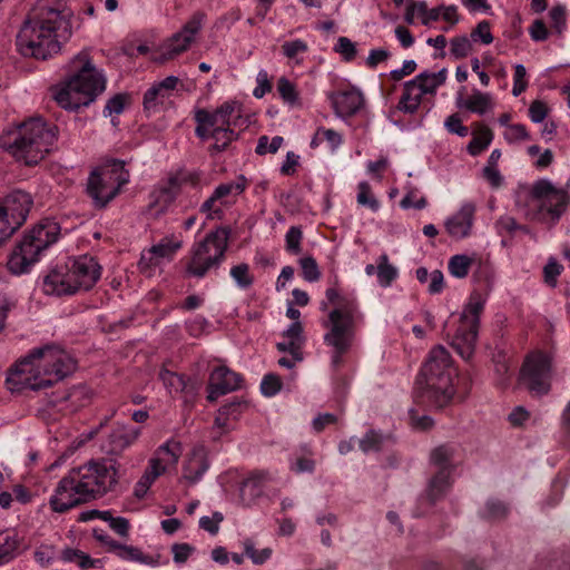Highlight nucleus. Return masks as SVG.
<instances>
[{
	"label": "nucleus",
	"instance_id": "nucleus-1",
	"mask_svg": "<svg viewBox=\"0 0 570 570\" xmlns=\"http://www.w3.org/2000/svg\"><path fill=\"white\" fill-rule=\"evenodd\" d=\"M71 36V23L48 0H39L17 35L18 51L24 57L47 60Z\"/></svg>",
	"mask_w": 570,
	"mask_h": 570
},
{
	"label": "nucleus",
	"instance_id": "nucleus-2",
	"mask_svg": "<svg viewBox=\"0 0 570 570\" xmlns=\"http://www.w3.org/2000/svg\"><path fill=\"white\" fill-rule=\"evenodd\" d=\"M76 368L75 360L56 345L35 348L10 368L6 383L11 391L40 390L63 380Z\"/></svg>",
	"mask_w": 570,
	"mask_h": 570
},
{
	"label": "nucleus",
	"instance_id": "nucleus-3",
	"mask_svg": "<svg viewBox=\"0 0 570 570\" xmlns=\"http://www.w3.org/2000/svg\"><path fill=\"white\" fill-rule=\"evenodd\" d=\"M325 296L327 301L321 303V309L326 311L330 304L334 308L323 322V327L326 328L324 343L332 347V365L338 367L355 340L358 306L354 297L341 295L333 287L326 289Z\"/></svg>",
	"mask_w": 570,
	"mask_h": 570
},
{
	"label": "nucleus",
	"instance_id": "nucleus-4",
	"mask_svg": "<svg viewBox=\"0 0 570 570\" xmlns=\"http://www.w3.org/2000/svg\"><path fill=\"white\" fill-rule=\"evenodd\" d=\"M106 89V78L88 52L81 51L69 63V76L53 89V99L66 110H78L96 100Z\"/></svg>",
	"mask_w": 570,
	"mask_h": 570
},
{
	"label": "nucleus",
	"instance_id": "nucleus-5",
	"mask_svg": "<svg viewBox=\"0 0 570 570\" xmlns=\"http://www.w3.org/2000/svg\"><path fill=\"white\" fill-rule=\"evenodd\" d=\"M452 372L450 353L441 345L432 348L415 383L422 401L438 409L450 404L455 393Z\"/></svg>",
	"mask_w": 570,
	"mask_h": 570
},
{
	"label": "nucleus",
	"instance_id": "nucleus-6",
	"mask_svg": "<svg viewBox=\"0 0 570 570\" xmlns=\"http://www.w3.org/2000/svg\"><path fill=\"white\" fill-rule=\"evenodd\" d=\"M57 140V127L35 117L22 122L14 131L2 137L1 146L27 166L37 165Z\"/></svg>",
	"mask_w": 570,
	"mask_h": 570
},
{
	"label": "nucleus",
	"instance_id": "nucleus-7",
	"mask_svg": "<svg viewBox=\"0 0 570 570\" xmlns=\"http://www.w3.org/2000/svg\"><path fill=\"white\" fill-rule=\"evenodd\" d=\"M60 226L46 218L29 230L10 253L7 267L11 274L21 275L39 259V255L58 240Z\"/></svg>",
	"mask_w": 570,
	"mask_h": 570
},
{
	"label": "nucleus",
	"instance_id": "nucleus-8",
	"mask_svg": "<svg viewBox=\"0 0 570 570\" xmlns=\"http://www.w3.org/2000/svg\"><path fill=\"white\" fill-rule=\"evenodd\" d=\"M69 475L78 485L79 492L90 501L110 491L118 482L119 472L116 461L101 459L90 460L70 470Z\"/></svg>",
	"mask_w": 570,
	"mask_h": 570
},
{
	"label": "nucleus",
	"instance_id": "nucleus-9",
	"mask_svg": "<svg viewBox=\"0 0 570 570\" xmlns=\"http://www.w3.org/2000/svg\"><path fill=\"white\" fill-rule=\"evenodd\" d=\"M229 235L228 227H218L208 233L195 245L186 272L196 278H203L209 269L218 268L225 259Z\"/></svg>",
	"mask_w": 570,
	"mask_h": 570
},
{
	"label": "nucleus",
	"instance_id": "nucleus-10",
	"mask_svg": "<svg viewBox=\"0 0 570 570\" xmlns=\"http://www.w3.org/2000/svg\"><path fill=\"white\" fill-rule=\"evenodd\" d=\"M570 196L556 188L548 179L535 181L529 194L527 216L532 220H557L566 212Z\"/></svg>",
	"mask_w": 570,
	"mask_h": 570
},
{
	"label": "nucleus",
	"instance_id": "nucleus-11",
	"mask_svg": "<svg viewBox=\"0 0 570 570\" xmlns=\"http://www.w3.org/2000/svg\"><path fill=\"white\" fill-rule=\"evenodd\" d=\"M129 180L125 163L114 159L110 164L92 170L87 181V194L96 208H105Z\"/></svg>",
	"mask_w": 570,
	"mask_h": 570
},
{
	"label": "nucleus",
	"instance_id": "nucleus-12",
	"mask_svg": "<svg viewBox=\"0 0 570 570\" xmlns=\"http://www.w3.org/2000/svg\"><path fill=\"white\" fill-rule=\"evenodd\" d=\"M485 297L479 292H473L460 316V323L452 338L451 346L464 360H470L474 354L480 316L484 309Z\"/></svg>",
	"mask_w": 570,
	"mask_h": 570
},
{
	"label": "nucleus",
	"instance_id": "nucleus-13",
	"mask_svg": "<svg viewBox=\"0 0 570 570\" xmlns=\"http://www.w3.org/2000/svg\"><path fill=\"white\" fill-rule=\"evenodd\" d=\"M239 111L236 101H226L213 112L206 109H198L195 112L196 122H208L210 126H215L212 130V138L215 139V144L210 148L212 151L222 153L236 139L237 136L232 126L236 125Z\"/></svg>",
	"mask_w": 570,
	"mask_h": 570
},
{
	"label": "nucleus",
	"instance_id": "nucleus-14",
	"mask_svg": "<svg viewBox=\"0 0 570 570\" xmlns=\"http://www.w3.org/2000/svg\"><path fill=\"white\" fill-rule=\"evenodd\" d=\"M550 358L543 353L529 355L520 371V384L532 395L541 396L550 391Z\"/></svg>",
	"mask_w": 570,
	"mask_h": 570
},
{
	"label": "nucleus",
	"instance_id": "nucleus-15",
	"mask_svg": "<svg viewBox=\"0 0 570 570\" xmlns=\"http://www.w3.org/2000/svg\"><path fill=\"white\" fill-rule=\"evenodd\" d=\"M438 87H440V85L436 83L431 72H421L413 80L404 83L399 108L409 114L415 112L421 104L422 96L435 94Z\"/></svg>",
	"mask_w": 570,
	"mask_h": 570
},
{
	"label": "nucleus",
	"instance_id": "nucleus-16",
	"mask_svg": "<svg viewBox=\"0 0 570 570\" xmlns=\"http://www.w3.org/2000/svg\"><path fill=\"white\" fill-rule=\"evenodd\" d=\"M86 502H88L87 498L79 492L78 485L69 473L58 482L55 493L49 500L50 508L58 513H65Z\"/></svg>",
	"mask_w": 570,
	"mask_h": 570
},
{
	"label": "nucleus",
	"instance_id": "nucleus-17",
	"mask_svg": "<svg viewBox=\"0 0 570 570\" xmlns=\"http://www.w3.org/2000/svg\"><path fill=\"white\" fill-rule=\"evenodd\" d=\"M242 381V375L228 367H216L209 376L207 400L215 402L218 397L238 390Z\"/></svg>",
	"mask_w": 570,
	"mask_h": 570
},
{
	"label": "nucleus",
	"instance_id": "nucleus-18",
	"mask_svg": "<svg viewBox=\"0 0 570 570\" xmlns=\"http://www.w3.org/2000/svg\"><path fill=\"white\" fill-rule=\"evenodd\" d=\"M78 291L75 278L71 277L69 265L57 266L43 278V292L47 295H73Z\"/></svg>",
	"mask_w": 570,
	"mask_h": 570
},
{
	"label": "nucleus",
	"instance_id": "nucleus-19",
	"mask_svg": "<svg viewBox=\"0 0 570 570\" xmlns=\"http://www.w3.org/2000/svg\"><path fill=\"white\" fill-rule=\"evenodd\" d=\"M71 277L78 286V289H90L101 275V267L92 256L83 255L73 259L69 266Z\"/></svg>",
	"mask_w": 570,
	"mask_h": 570
},
{
	"label": "nucleus",
	"instance_id": "nucleus-20",
	"mask_svg": "<svg viewBox=\"0 0 570 570\" xmlns=\"http://www.w3.org/2000/svg\"><path fill=\"white\" fill-rule=\"evenodd\" d=\"M32 205V196L21 189L12 190L0 203V206L12 217L16 226H21L27 220Z\"/></svg>",
	"mask_w": 570,
	"mask_h": 570
},
{
	"label": "nucleus",
	"instance_id": "nucleus-21",
	"mask_svg": "<svg viewBox=\"0 0 570 570\" xmlns=\"http://www.w3.org/2000/svg\"><path fill=\"white\" fill-rule=\"evenodd\" d=\"M328 98L335 114L340 117H351L355 115L364 102L362 94L355 89L332 92Z\"/></svg>",
	"mask_w": 570,
	"mask_h": 570
},
{
	"label": "nucleus",
	"instance_id": "nucleus-22",
	"mask_svg": "<svg viewBox=\"0 0 570 570\" xmlns=\"http://www.w3.org/2000/svg\"><path fill=\"white\" fill-rule=\"evenodd\" d=\"M474 212V205L464 204L456 214L445 222L449 235L455 239L468 237L473 225Z\"/></svg>",
	"mask_w": 570,
	"mask_h": 570
},
{
	"label": "nucleus",
	"instance_id": "nucleus-23",
	"mask_svg": "<svg viewBox=\"0 0 570 570\" xmlns=\"http://www.w3.org/2000/svg\"><path fill=\"white\" fill-rule=\"evenodd\" d=\"M271 476L267 472L257 471L252 473L247 479L242 482L239 489V497L242 502L249 507L264 493V488Z\"/></svg>",
	"mask_w": 570,
	"mask_h": 570
},
{
	"label": "nucleus",
	"instance_id": "nucleus-24",
	"mask_svg": "<svg viewBox=\"0 0 570 570\" xmlns=\"http://www.w3.org/2000/svg\"><path fill=\"white\" fill-rule=\"evenodd\" d=\"M140 435V429L127 425L116 426L108 435L106 451L110 454H119L130 446Z\"/></svg>",
	"mask_w": 570,
	"mask_h": 570
},
{
	"label": "nucleus",
	"instance_id": "nucleus-25",
	"mask_svg": "<svg viewBox=\"0 0 570 570\" xmlns=\"http://www.w3.org/2000/svg\"><path fill=\"white\" fill-rule=\"evenodd\" d=\"M455 454L456 448L453 444H441L431 451L430 463L436 469V472H444L450 476L455 469Z\"/></svg>",
	"mask_w": 570,
	"mask_h": 570
},
{
	"label": "nucleus",
	"instance_id": "nucleus-26",
	"mask_svg": "<svg viewBox=\"0 0 570 570\" xmlns=\"http://www.w3.org/2000/svg\"><path fill=\"white\" fill-rule=\"evenodd\" d=\"M191 41L190 36H186L184 32H177L166 41L154 60L160 63L171 60L177 55L186 51Z\"/></svg>",
	"mask_w": 570,
	"mask_h": 570
},
{
	"label": "nucleus",
	"instance_id": "nucleus-27",
	"mask_svg": "<svg viewBox=\"0 0 570 570\" xmlns=\"http://www.w3.org/2000/svg\"><path fill=\"white\" fill-rule=\"evenodd\" d=\"M458 108H465L466 110L483 115L493 108L492 96L488 92L473 90L472 95L463 99L462 95L456 98Z\"/></svg>",
	"mask_w": 570,
	"mask_h": 570
},
{
	"label": "nucleus",
	"instance_id": "nucleus-28",
	"mask_svg": "<svg viewBox=\"0 0 570 570\" xmlns=\"http://www.w3.org/2000/svg\"><path fill=\"white\" fill-rule=\"evenodd\" d=\"M209 468L206 453L203 449L194 450L184 465V479L196 483Z\"/></svg>",
	"mask_w": 570,
	"mask_h": 570
},
{
	"label": "nucleus",
	"instance_id": "nucleus-29",
	"mask_svg": "<svg viewBox=\"0 0 570 570\" xmlns=\"http://www.w3.org/2000/svg\"><path fill=\"white\" fill-rule=\"evenodd\" d=\"M449 487L450 476L445 475L444 472H435L434 475L430 479L422 499L426 500L428 503L432 507L443 498Z\"/></svg>",
	"mask_w": 570,
	"mask_h": 570
},
{
	"label": "nucleus",
	"instance_id": "nucleus-30",
	"mask_svg": "<svg viewBox=\"0 0 570 570\" xmlns=\"http://www.w3.org/2000/svg\"><path fill=\"white\" fill-rule=\"evenodd\" d=\"M492 139V130L485 125H479L478 130L473 132V137L470 140L466 149L470 155L476 156L488 148Z\"/></svg>",
	"mask_w": 570,
	"mask_h": 570
},
{
	"label": "nucleus",
	"instance_id": "nucleus-31",
	"mask_svg": "<svg viewBox=\"0 0 570 570\" xmlns=\"http://www.w3.org/2000/svg\"><path fill=\"white\" fill-rule=\"evenodd\" d=\"M18 548L19 539L17 534L8 531L0 532V564L12 560Z\"/></svg>",
	"mask_w": 570,
	"mask_h": 570
},
{
	"label": "nucleus",
	"instance_id": "nucleus-32",
	"mask_svg": "<svg viewBox=\"0 0 570 570\" xmlns=\"http://www.w3.org/2000/svg\"><path fill=\"white\" fill-rule=\"evenodd\" d=\"M181 247V240L174 238H164L160 243L150 247V253L156 255V258L160 263L161 259H171L175 253Z\"/></svg>",
	"mask_w": 570,
	"mask_h": 570
},
{
	"label": "nucleus",
	"instance_id": "nucleus-33",
	"mask_svg": "<svg viewBox=\"0 0 570 570\" xmlns=\"http://www.w3.org/2000/svg\"><path fill=\"white\" fill-rule=\"evenodd\" d=\"M397 276V269L389 263V257L383 254L377 261V281L383 287H387Z\"/></svg>",
	"mask_w": 570,
	"mask_h": 570
},
{
	"label": "nucleus",
	"instance_id": "nucleus-34",
	"mask_svg": "<svg viewBox=\"0 0 570 570\" xmlns=\"http://www.w3.org/2000/svg\"><path fill=\"white\" fill-rule=\"evenodd\" d=\"M246 188V178L239 176L235 181L218 185L214 193L215 197L220 199V204H224V198L229 195H240Z\"/></svg>",
	"mask_w": 570,
	"mask_h": 570
},
{
	"label": "nucleus",
	"instance_id": "nucleus-35",
	"mask_svg": "<svg viewBox=\"0 0 570 570\" xmlns=\"http://www.w3.org/2000/svg\"><path fill=\"white\" fill-rule=\"evenodd\" d=\"M159 379L170 391L184 392L187 387V379L184 375L170 372L167 368L160 370Z\"/></svg>",
	"mask_w": 570,
	"mask_h": 570
},
{
	"label": "nucleus",
	"instance_id": "nucleus-36",
	"mask_svg": "<svg viewBox=\"0 0 570 570\" xmlns=\"http://www.w3.org/2000/svg\"><path fill=\"white\" fill-rule=\"evenodd\" d=\"M473 259L466 255H454L449 261V272L456 278L468 276Z\"/></svg>",
	"mask_w": 570,
	"mask_h": 570
},
{
	"label": "nucleus",
	"instance_id": "nucleus-37",
	"mask_svg": "<svg viewBox=\"0 0 570 570\" xmlns=\"http://www.w3.org/2000/svg\"><path fill=\"white\" fill-rule=\"evenodd\" d=\"M230 276L242 289H248L254 283V276L246 263H240L230 268Z\"/></svg>",
	"mask_w": 570,
	"mask_h": 570
},
{
	"label": "nucleus",
	"instance_id": "nucleus-38",
	"mask_svg": "<svg viewBox=\"0 0 570 570\" xmlns=\"http://www.w3.org/2000/svg\"><path fill=\"white\" fill-rule=\"evenodd\" d=\"M277 91L284 102L294 106L298 102V91L293 82L286 77H281L277 81Z\"/></svg>",
	"mask_w": 570,
	"mask_h": 570
},
{
	"label": "nucleus",
	"instance_id": "nucleus-39",
	"mask_svg": "<svg viewBox=\"0 0 570 570\" xmlns=\"http://www.w3.org/2000/svg\"><path fill=\"white\" fill-rule=\"evenodd\" d=\"M503 138L509 144H515L530 140L531 136L524 125L512 124L511 126H508L503 132Z\"/></svg>",
	"mask_w": 570,
	"mask_h": 570
},
{
	"label": "nucleus",
	"instance_id": "nucleus-40",
	"mask_svg": "<svg viewBox=\"0 0 570 570\" xmlns=\"http://www.w3.org/2000/svg\"><path fill=\"white\" fill-rule=\"evenodd\" d=\"M307 50H308L307 43L301 39H296L293 41H285L282 45L283 55L288 59L295 60L297 63H299L302 61L301 59H298V56L307 52Z\"/></svg>",
	"mask_w": 570,
	"mask_h": 570
},
{
	"label": "nucleus",
	"instance_id": "nucleus-41",
	"mask_svg": "<svg viewBox=\"0 0 570 570\" xmlns=\"http://www.w3.org/2000/svg\"><path fill=\"white\" fill-rule=\"evenodd\" d=\"M129 98L127 94H117L111 97L104 108V116L110 117L112 115H120L129 101Z\"/></svg>",
	"mask_w": 570,
	"mask_h": 570
},
{
	"label": "nucleus",
	"instance_id": "nucleus-42",
	"mask_svg": "<svg viewBox=\"0 0 570 570\" xmlns=\"http://www.w3.org/2000/svg\"><path fill=\"white\" fill-rule=\"evenodd\" d=\"M357 203L362 206L370 207L373 212H376L380 207V203L372 195L371 186L367 181H361L358 184Z\"/></svg>",
	"mask_w": 570,
	"mask_h": 570
},
{
	"label": "nucleus",
	"instance_id": "nucleus-43",
	"mask_svg": "<svg viewBox=\"0 0 570 570\" xmlns=\"http://www.w3.org/2000/svg\"><path fill=\"white\" fill-rule=\"evenodd\" d=\"M384 442V436L376 431H368L360 441V448L363 452L380 451Z\"/></svg>",
	"mask_w": 570,
	"mask_h": 570
},
{
	"label": "nucleus",
	"instance_id": "nucleus-44",
	"mask_svg": "<svg viewBox=\"0 0 570 570\" xmlns=\"http://www.w3.org/2000/svg\"><path fill=\"white\" fill-rule=\"evenodd\" d=\"M299 265L302 268V275L307 282H316L321 278V272L318 269V265L316 261L308 256L299 259Z\"/></svg>",
	"mask_w": 570,
	"mask_h": 570
},
{
	"label": "nucleus",
	"instance_id": "nucleus-45",
	"mask_svg": "<svg viewBox=\"0 0 570 570\" xmlns=\"http://www.w3.org/2000/svg\"><path fill=\"white\" fill-rule=\"evenodd\" d=\"M450 51L456 59L466 57L472 51L471 40L465 36L453 38Z\"/></svg>",
	"mask_w": 570,
	"mask_h": 570
},
{
	"label": "nucleus",
	"instance_id": "nucleus-46",
	"mask_svg": "<svg viewBox=\"0 0 570 570\" xmlns=\"http://www.w3.org/2000/svg\"><path fill=\"white\" fill-rule=\"evenodd\" d=\"M20 226L14 225V220L0 206V245L8 239Z\"/></svg>",
	"mask_w": 570,
	"mask_h": 570
},
{
	"label": "nucleus",
	"instance_id": "nucleus-47",
	"mask_svg": "<svg viewBox=\"0 0 570 570\" xmlns=\"http://www.w3.org/2000/svg\"><path fill=\"white\" fill-rule=\"evenodd\" d=\"M282 389V381L278 375L269 373L263 377L261 391L265 396H274Z\"/></svg>",
	"mask_w": 570,
	"mask_h": 570
},
{
	"label": "nucleus",
	"instance_id": "nucleus-48",
	"mask_svg": "<svg viewBox=\"0 0 570 570\" xmlns=\"http://www.w3.org/2000/svg\"><path fill=\"white\" fill-rule=\"evenodd\" d=\"M183 185V179L180 175H174L168 178V180L159 187V191L163 196H165L166 200H171L178 194L180 186Z\"/></svg>",
	"mask_w": 570,
	"mask_h": 570
},
{
	"label": "nucleus",
	"instance_id": "nucleus-49",
	"mask_svg": "<svg viewBox=\"0 0 570 570\" xmlns=\"http://www.w3.org/2000/svg\"><path fill=\"white\" fill-rule=\"evenodd\" d=\"M302 229L297 226H292L286 233V249L292 254H299L302 250Z\"/></svg>",
	"mask_w": 570,
	"mask_h": 570
},
{
	"label": "nucleus",
	"instance_id": "nucleus-50",
	"mask_svg": "<svg viewBox=\"0 0 570 570\" xmlns=\"http://www.w3.org/2000/svg\"><path fill=\"white\" fill-rule=\"evenodd\" d=\"M470 37L472 41H481L484 45H490L493 41L490 23L485 20L479 22L475 29L471 31Z\"/></svg>",
	"mask_w": 570,
	"mask_h": 570
},
{
	"label": "nucleus",
	"instance_id": "nucleus-51",
	"mask_svg": "<svg viewBox=\"0 0 570 570\" xmlns=\"http://www.w3.org/2000/svg\"><path fill=\"white\" fill-rule=\"evenodd\" d=\"M552 28L556 33L561 35L566 28V9L563 6H556L549 12Z\"/></svg>",
	"mask_w": 570,
	"mask_h": 570
},
{
	"label": "nucleus",
	"instance_id": "nucleus-52",
	"mask_svg": "<svg viewBox=\"0 0 570 570\" xmlns=\"http://www.w3.org/2000/svg\"><path fill=\"white\" fill-rule=\"evenodd\" d=\"M224 520V517L220 512L216 511L213 513V517H202L199 519V527L209 532L210 534H216L219 530V523Z\"/></svg>",
	"mask_w": 570,
	"mask_h": 570
},
{
	"label": "nucleus",
	"instance_id": "nucleus-53",
	"mask_svg": "<svg viewBox=\"0 0 570 570\" xmlns=\"http://www.w3.org/2000/svg\"><path fill=\"white\" fill-rule=\"evenodd\" d=\"M335 51L340 52L346 61L353 60L356 56V48L354 42H352L346 37L338 38Z\"/></svg>",
	"mask_w": 570,
	"mask_h": 570
},
{
	"label": "nucleus",
	"instance_id": "nucleus-54",
	"mask_svg": "<svg viewBox=\"0 0 570 570\" xmlns=\"http://www.w3.org/2000/svg\"><path fill=\"white\" fill-rule=\"evenodd\" d=\"M445 128L460 137H465L469 134V128L462 125V120L456 114L449 116L444 122Z\"/></svg>",
	"mask_w": 570,
	"mask_h": 570
},
{
	"label": "nucleus",
	"instance_id": "nucleus-55",
	"mask_svg": "<svg viewBox=\"0 0 570 570\" xmlns=\"http://www.w3.org/2000/svg\"><path fill=\"white\" fill-rule=\"evenodd\" d=\"M166 94L161 91L158 85L153 86L144 95L145 109L150 110L155 108L158 104V99L164 98Z\"/></svg>",
	"mask_w": 570,
	"mask_h": 570
},
{
	"label": "nucleus",
	"instance_id": "nucleus-56",
	"mask_svg": "<svg viewBox=\"0 0 570 570\" xmlns=\"http://www.w3.org/2000/svg\"><path fill=\"white\" fill-rule=\"evenodd\" d=\"M548 115V107L541 100H534L529 107V117L533 122H542Z\"/></svg>",
	"mask_w": 570,
	"mask_h": 570
},
{
	"label": "nucleus",
	"instance_id": "nucleus-57",
	"mask_svg": "<svg viewBox=\"0 0 570 570\" xmlns=\"http://www.w3.org/2000/svg\"><path fill=\"white\" fill-rule=\"evenodd\" d=\"M204 18L205 14L203 12L194 13L180 32H184L186 36H190V40H193L194 36L200 30Z\"/></svg>",
	"mask_w": 570,
	"mask_h": 570
},
{
	"label": "nucleus",
	"instance_id": "nucleus-58",
	"mask_svg": "<svg viewBox=\"0 0 570 570\" xmlns=\"http://www.w3.org/2000/svg\"><path fill=\"white\" fill-rule=\"evenodd\" d=\"M271 90L272 83L268 79L267 72L265 70H261L257 75V87L254 89L253 95L256 98H263Z\"/></svg>",
	"mask_w": 570,
	"mask_h": 570
},
{
	"label": "nucleus",
	"instance_id": "nucleus-59",
	"mask_svg": "<svg viewBox=\"0 0 570 570\" xmlns=\"http://www.w3.org/2000/svg\"><path fill=\"white\" fill-rule=\"evenodd\" d=\"M529 33L534 41H544L548 39L549 30L543 20L537 19L529 28Z\"/></svg>",
	"mask_w": 570,
	"mask_h": 570
},
{
	"label": "nucleus",
	"instance_id": "nucleus-60",
	"mask_svg": "<svg viewBox=\"0 0 570 570\" xmlns=\"http://www.w3.org/2000/svg\"><path fill=\"white\" fill-rule=\"evenodd\" d=\"M508 508L501 501L490 500L487 503V517L490 519H502L507 515Z\"/></svg>",
	"mask_w": 570,
	"mask_h": 570
},
{
	"label": "nucleus",
	"instance_id": "nucleus-61",
	"mask_svg": "<svg viewBox=\"0 0 570 570\" xmlns=\"http://www.w3.org/2000/svg\"><path fill=\"white\" fill-rule=\"evenodd\" d=\"M279 352H288L294 361L301 362L303 360V355L301 352L302 343L296 341H289L287 343L281 342L276 345Z\"/></svg>",
	"mask_w": 570,
	"mask_h": 570
},
{
	"label": "nucleus",
	"instance_id": "nucleus-62",
	"mask_svg": "<svg viewBox=\"0 0 570 570\" xmlns=\"http://www.w3.org/2000/svg\"><path fill=\"white\" fill-rule=\"evenodd\" d=\"M173 553H174V561L176 563H184L187 561L189 556L194 551V547H191L188 543H175L171 547Z\"/></svg>",
	"mask_w": 570,
	"mask_h": 570
},
{
	"label": "nucleus",
	"instance_id": "nucleus-63",
	"mask_svg": "<svg viewBox=\"0 0 570 570\" xmlns=\"http://www.w3.org/2000/svg\"><path fill=\"white\" fill-rule=\"evenodd\" d=\"M561 271L562 266L554 258H550L543 269L546 282L550 285H554L556 279L560 275Z\"/></svg>",
	"mask_w": 570,
	"mask_h": 570
},
{
	"label": "nucleus",
	"instance_id": "nucleus-64",
	"mask_svg": "<svg viewBox=\"0 0 570 570\" xmlns=\"http://www.w3.org/2000/svg\"><path fill=\"white\" fill-rule=\"evenodd\" d=\"M246 405V401L235 399L233 402L223 405L222 409L227 414L229 420H237Z\"/></svg>",
	"mask_w": 570,
	"mask_h": 570
}]
</instances>
